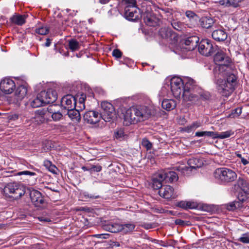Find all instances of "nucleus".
<instances>
[{
	"label": "nucleus",
	"instance_id": "obj_1",
	"mask_svg": "<svg viewBox=\"0 0 249 249\" xmlns=\"http://www.w3.org/2000/svg\"><path fill=\"white\" fill-rule=\"evenodd\" d=\"M223 69L222 66L216 68L213 70V73L218 92L223 96L228 97L234 90L237 77L227 70L223 71Z\"/></svg>",
	"mask_w": 249,
	"mask_h": 249
},
{
	"label": "nucleus",
	"instance_id": "obj_2",
	"mask_svg": "<svg viewBox=\"0 0 249 249\" xmlns=\"http://www.w3.org/2000/svg\"><path fill=\"white\" fill-rule=\"evenodd\" d=\"M195 81L191 78L183 81L180 78L174 77L170 81L171 89L174 96L177 98L182 97L185 101L195 100L197 95L194 93Z\"/></svg>",
	"mask_w": 249,
	"mask_h": 249
},
{
	"label": "nucleus",
	"instance_id": "obj_3",
	"mask_svg": "<svg viewBox=\"0 0 249 249\" xmlns=\"http://www.w3.org/2000/svg\"><path fill=\"white\" fill-rule=\"evenodd\" d=\"M154 113L147 107H132L128 109L124 115V124L129 125L148 119Z\"/></svg>",
	"mask_w": 249,
	"mask_h": 249
},
{
	"label": "nucleus",
	"instance_id": "obj_4",
	"mask_svg": "<svg viewBox=\"0 0 249 249\" xmlns=\"http://www.w3.org/2000/svg\"><path fill=\"white\" fill-rule=\"evenodd\" d=\"M3 192L5 196L18 199L25 194V187L17 182H11L5 186Z\"/></svg>",
	"mask_w": 249,
	"mask_h": 249
},
{
	"label": "nucleus",
	"instance_id": "obj_5",
	"mask_svg": "<svg viewBox=\"0 0 249 249\" xmlns=\"http://www.w3.org/2000/svg\"><path fill=\"white\" fill-rule=\"evenodd\" d=\"M213 176L218 181L223 182L233 181L237 177L236 174L234 171L227 168L216 169L213 173Z\"/></svg>",
	"mask_w": 249,
	"mask_h": 249
},
{
	"label": "nucleus",
	"instance_id": "obj_6",
	"mask_svg": "<svg viewBox=\"0 0 249 249\" xmlns=\"http://www.w3.org/2000/svg\"><path fill=\"white\" fill-rule=\"evenodd\" d=\"M198 45L199 53L206 56L212 55L217 50V46L213 44L212 42L208 39L201 40Z\"/></svg>",
	"mask_w": 249,
	"mask_h": 249
},
{
	"label": "nucleus",
	"instance_id": "obj_7",
	"mask_svg": "<svg viewBox=\"0 0 249 249\" xmlns=\"http://www.w3.org/2000/svg\"><path fill=\"white\" fill-rule=\"evenodd\" d=\"M103 112L101 114L102 118L106 122H110L115 117L116 113L113 105L107 102H103L101 104Z\"/></svg>",
	"mask_w": 249,
	"mask_h": 249
},
{
	"label": "nucleus",
	"instance_id": "obj_8",
	"mask_svg": "<svg viewBox=\"0 0 249 249\" xmlns=\"http://www.w3.org/2000/svg\"><path fill=\"white\" fill-rule=\"evenodd\" d=\"M214 61L216 63H221L220 65H221L220 67H223V71H226L229 68L227 66L229 65V64L231 63L230 58L226 55L225 53L222 51L219 50L218 51L214 56Z\"/></svg>",
	"mask_w": 249,
	"mask_h": 249
},
{
	"label": "nucleus",
	"instance_id": "obj_9",
	"mask_svg": "<svg viewBox=\"0 0 249 249\" xmlns=\"http://www.w3.org/2000/svg\"><path fill=\"white\" fill-rule=\"evenodd\" d=\"M39 97L43 100L44 104H48L54 103L57 98L56 90L49 89L47 91H42L39 93Z\"/></svg>",
	"mask_w": 249,
	"mask_h": 249
},
{
	"label": "nucleus",
	"instance_id": "obj_10",
	"mask_svg": "<svg viewBox=\"0 0 249 249\" xmlns=\"http://www.w3.org/2000/svg\"><path fill=\"white\" fill-rule=\"evenodd\" d=\"M16 88L14 81L9 78L3 79L0 83V89L5 94H11Z\"/></svg>",
	"mask_w": 249,
	"mask_h": 249
},
{
	"label": "nucleus",
	"instance_id": "obj_11",
	"mask_svg": "<svg viewBox=\"0 0 249 249\" xmlns=\"http://www.w3.org/2000/svg\"><path fill=\"white\" fill-rule=\"evenodd\" d=\"M30 196L32 203L36 207H41L45 203L43 196L41 193L37 190H31Z\"/></svg>",
	"mask_w": 249,
	"mask_h": 249
},
{
	"label": "nucleus",
	"instance_id": "obj_12",
	"mask_svg": "<svg viewBox=\"0 0 249 249\" xmlns=\"http://www.w3.org/2000/svg\"><path fill=\"white\" fill-rule=\"evenodd\" d=\"M159 34L162 38H165L170 43H173L177 40L176 35L169 28H161L159 31Z\"/></svg>",
	"mask_w": 249,
	"mask_h": 249
},
{
	"label": "nucleus",
	"instance_id": "obj_13",
	"mask_svg": "<svg viewBox=\"0 0 249 249\" xmlns=\"http://www.w3.org/2000/svg\"><path fill=\"white\" fill-rule=\"evenodd\" d=\"M101 118V115L98 112L90 110L86 112L83 119L86 123L90 124H95L99 122Z\"/></svg>",
	"mask_w": 249,
	"mask_h": 249
},
{
	"label": "nucleus",
	"instance_id": "obj_14",
	"mask_svg": "<svg viewBox=\"0 0 249 249\" xmlns=\"http://www.w3.org/2000/svg\"><path fill=\"white\" fill-rule=\"evenodd\" d=\"M61 106L68 110L70 108L76 107V99L71 95L68 94L64 96L61 100Z\"/></svg>",
	"mask_w": 249,
	"mask_h": 249
},
{
	"label": "nucleus",
	"instance_id": "obj_15",
	"mask_svg": "<svg viewBox=\"0 0 249 249\" xmlns=\"http://www.w3.org/2000/svg\"><path fill=\"white\" fill-rule=\"evenodd\" d=\"M124 11L125 17L128 20L135 21L139 18V14L136 6L130 8L125 7Z\"/></svg>",
	"mask_w": 249,
	"mask_h": 249
},
{
	"label": "nucleus",
	"instance_id": "obj_16",
	"mask_svg": "<svg viewBox=\"0 0 249 249\" xmlns=\"http://www.w3.org/2000/svg\"><path fill=\"white\" fill-rule=\"evenodd\" d=\"M160 196L164 198L174 197V189L170 185H164L159 191Z\"/></svg>",
	"mask_w": 249,
	"mask_h": 249
},
{
	"label": "nucleus",
	"instance_id": "obj_17",
	"mask_svg": "<svg viewBox=\"0 0 249 249\" xmlns=\"http://www.w3.org/2000/svg\"><path fill=\"white\" fill-rule=\"evenodd\" d=\"M212 37L217 41H224L227 38V34L223 29L215 30L212 33Z\"/></svg>",
	"mask_w": 249,
	"mask_h": 249
},
{
	"label": "nucleus",
	"instance_id": "obj_18",
	"mask_svg": "<svg viewBox=\"0 0 249 249\" xmlns=\"http://www.w3.org/2000/svg\"><path fill=\"white\" fill-rule=\"evenodd\" d=\"M67 114L71 120L75 123H79L81 120V115L79 109L75 108H70L68 110Z\"/></svg>",
	"mask_w": 249,
	"mask_h": 249
},
{
	"label": "nucleus",
	"instance_id": "obj_19",
	"mask_svg": "<svg viewBox=\"0 0 249 249\" xmlns=\"http://www.w3.org/2000/svg\"><path fill=\"white\" fill-rule=\"evenodd\" d=\"M199 22L202 28L209 29L211 28L214 23L215 19L210 17L205 16L202 17L200 19Z\"/></svg>",
	"mask_w": 249,
	"mask_h": 249
},
{
	"label": "nucleus",
	"instance_id": "obj_20",
	"mask_svg": "<svg viewBox=\"0 0 249 249\" xmlns=\"http://www.w3.org/2000/svg\"><path fill=\"white\" fill-rule=\"evenodd\" d=\"M199 39L196 36H192L187 38L184 40L185 45L188 46L187 48L189 50H194L197 45Z\"/></svg>",
	"mask_w": 249,
	"mask_h": 249
},
{
	"label": "nucleus",
	"instance_id": "obj_21",
	"mask_svg": "<svg viewBox=\"0 0 249 249\" xmlns=\"http://www.w3.org/2000/svg\"><path fill=\"white\" fill-rule=\"evenodd\" d=\"M27 16L16 14L10 18V21L14 24L21 26L25 23Z\"/></svg>",
	"mask_w": 249,
	"mask_h": 249
},
{
	"label": "nucleus",
	"instance_id": "obj_22",
	"mask_svg": "<svg viewBox=\"0 0 249 249\" xmlns=\"http://www.w3.org/2000/svg\"><path fill=\"white\" fill-rule=\"evenodd\" d=\"M224 207L229 211H234L237 209H240L243 207L242 203L235 200L224 205Z\"/></svg>",
	"mask_w": 249,
	"mask_h": 249
},
{
	"label": "nucleus",
	"instance_id": "obj_23",
	"mask_svg": "<svg viewBox=\"0 0 249 249\" xmlns=\"http://www.w3.org/2000/svg\"><path fill=\"white\" fill-rule=\"evenodd\" d=\"M170 22L172 27L178 31L183 32L185 31L187 28V24L177 19H173Z\"/></svg>",
	"mask_w": 249,
	"mask_h": 249
},
{
	"label": "nucleus",
	"instance_id": "obj_24",
	"mask_svg": "<svg viewBox=\"0 0 249 249\" xmlns=\"http://www.w3.org/2000/svg\"><path fill=\"white\" fill-rule=\"evenodd\" d=\"M177 206L185 210L196 209L198 206L196 202L190 201H180L178 202Z\"/></svg>",
	"mask_w": 249,
	"mask_h": 249
},
{
	"label": "nucleus",
	"instance_id": "obj_25",
	"mask_svg": "<svg viewBox=\"0 0 249 249\" xmlns=\"http://www.w3.org/2000/svg\"><path fill=\"white\" fill-rule=\"evenodd\" d=\"M243 0H220L219 1L221 5L225 7H233L234 8L239 6V3L243 1Z\"/></svg>",
	"mask_w": 249,
	"mask_h": 249
},
{
	"label": "nucleus",
	"instance_id": "obj_26",
	"mask_svg": "<svg viewBox=\"0 0 249 249\" xmlns=\"http://www.w3.org/2000/svg\"><path fill=\"white\" fill-rule=\"evenodd\" d=\"M188 166L192 170L200 168L203 164L202 160L197 158L190 159L187 162Z\"/></svg>",
	"mask_w": 249,
	"mask_h": 249
},
{
	"label": "nucleus",
	"instance_id": "obj_27",
	"mask_svg": "<svg viewBox=\"0 0 249 249\" xmlns=\"http://www.w3.org/2000/svg\"><path fill=\"white\" fill-rule=\"evenodd\" d=\"M27 88L23 85H21L18 87L15 92V95L18 100H21L26 95L27 93Z\"/></svg>",
	"mask_w": 249,
	"mask_h": 249
},
{
	"label": "nucleus",
	"instance_id": "obj_28",
	"mask_svg": "<svg viewBox=\"0 0 249 249\" xmlns=\"http://www.w3.org/2000/svg\"><path fill=\"white\" fill-rule=\"evenodd\" d=\"M176 101L172 99H164L161 103L162 107L167 110H171L176 107Z\"/></svg>",
	"mask_w": 249,
	"mask_h": 249
},
{
	"label": "nucleus",
	"instance_id": "obj_29",
	"mask_svg": "<svg viewBox=\"0 0 249 249\" xmlns=\"http://www.w3.org/2000/svg\"><path fill=\"white\" fill-rule=\"evenodd\" d=\"M237 185L240 188L244 194H249V184L246 180L239 178L237 180Z\"/></svg>",
	"mask_w": 249,
	"mask_h": 249
},
{
	"label": "nucleus",
	"instance_id": "obj_30",
	"mask_svg": "<svg viewBox=\"0 0 249 249\" xmlns=\"http://www.w3.org/2000/svg\"><path fill=\"white\" fill-rule=\"evenodd\" d=\"M121 225L117 223H109L104 226V229L111 232L121 231Z\"/></svg>",
	"mask_w": 249,
	"mask_h": 249
},
{
	"label": "nucleus",
	"instance_id": "obj_31",
	"mask_svg": "<svg viewBox=\"0 0 249 249\" xmlns=\"http://www.w3.org/2000/svg\"><path fill=\"white\" fill-rule=\"evenodd\" d=\"M194 93L197 95V97L196 98L195 100H191L192 101H195L197 100L199 97L201 99L204 101L209 100L211 99V94L206 91L200 90V91H198L197 93H196V91L194 88Z\"/></svg>",
	"mask_w": 249,
	"mask_h": 249
},
{
	"label": "nucleus",
	"instance_id": "obj_32",
	"mask_svg": "<svg viewBox=\"0 0 249 249\" xmlns=\"http://www.w3.org/2000/svg\"><path fill=\"white\" fill-rule=\"evenodd\" d=\"M44 114V111L40 110V114L36 113L35 117L31 119L32 122L36 124H41L45 121Z\"/></svg>",
	"mask_w": 249,
	"mask_h": 249
},
{
	"label": "nucleus",
	"instance_id": "obj_33",
	"mask_svg": "<svg viewBox=\"0 0 249 249\" xmlns=\"http://www.w3.org/2000/svg\"><path fill=\"white\" fill-rule=\"evenodd\" d=\"M145 23L150 26H155L157 25L158 19L155 16L152 15H147L144 18Z\"/></svg>",
	"mask_w": 249,
	"mask_h": 249
},
{
	"label": "nucleus",
	"instance_id": "obj_34",
	"mask_svg": "<svg viewBox=\"0 0 249 249\" xmlns=\"http://www.w3.org/2000/svg\"><path fill=\"white\" fill-rule=\"evenodd\" d=\"M175 170L180 172L184 176L189 175L192 171L189 166H187L184 165L176 166L175 167Z\"/></svg>",
	"mask_w": 249,
	"mask_h": 249
},
{
	"label": "nucleus",
	"instance_id": "obj_35",
	"mask_svg": "<svg viewBox=\"0 0 249 249\" xmlns=\"http://www.w3.org/2000/svg\"><path fill=\"white\" fill-rule=\"evenodd\" d=\"M30 105L32 107L36 108L44 106L45 104L38 94L35 99L30 101Z\"/></svg>",
	"mask_w": 249,
	"mask_h": 249
},
{
	"label": "nucleus",
	"instance_id": "obj_36",
	"mask_svg": "<svg viewBox=\"0 0 249 249\" xmlns=\"http://www.w3.org/2000/svg\"><path fill=\"white\" fill-rule=\"evenodd\" d=\"M121 231L123 233H126L133 231L135 227V225L133 224L128 223L121 225Z\"/></svg>",
	"mask_w": 249,
	"mask_h": 249
},
{
	"label": "nucleus",
	"instance_id": "obj_37",
	"mask_svg": "<svg viewBox=\"0 0 249 249\" xmlns=\"http://www.w3.org/2000/svg\"><path fill=\"white\" fill-rule=\"evenodd\" d=\"M69 47L72 52L79 49L80 45L79 42L74 39L69 40Z\"/></svg>",
	"mask_w": 249,
	"mask_h": 249
},
{
	"label": "nucleus",
	"instance_id": "obj_38",
	"mask_svg": "<svg viewBox=\"0 0 249 249\" xmlns=\"http://www.w3.org/2000/svg\"><path fill=\"white\" fill-rule=\"evenodd\" d=\"M167 180L172 182L177 181L178 179V176L177 174L174 171H169L166 173Z\"/></svg>",
	"mask_w": 249,
	"mask_h": 249
},
{
	"label": "nucleus",
	"instance_id": "obj_39",
	"mask_svg": "<svg viewBox=\"0 0 249 249\" xmlns=\"http://www.w3.org/2000/svg\"><path fill=\"white\" fill-rule=\"evenodd\" d=\"M234 132L231 130H228L225 132H222L220 133H217L216 135V139H223L225 138H228L230 137L231 136L233 135Z\"/></svg>",
	"mask_w": 249,
	"mask_h": 249
},
{
	"label": "nucleus",
	"instance_id": "obj_40",
	"mask_svg": "<svg viewBox=\"0 0 249 249\" xmlns=\"http://www.w3.org/2000/svg\"><path fill=\"white\" fill-rule=\"evenodd\" d=\"M85 97L83 95H81V97L79 98L78 102H76V109H79L80 111L85 108Z\"/></svg>",
	"mask_w": 249,
	"mask_h": 249
},
{
	"label": "nucleus",
	"instance_id": "obj_41",
	"mask_svg": "<svg viewBox=\"0 0 249 249\" xmlns=\"http://www.w3.org/2000/svg\"><path fill=\"white\" fill-rule=\"evenodd\" d=\"M163 186L162 182L158 180V178H153L152 179V187L154 189H160Z\"/></svg>",
	"mask_w": 249,
	"mask_h": 249
},
{
	"label": "nucleus",
	"instance_id": "obj_42",
	"mask_svg": "<svg viewBox=\"0 0 249 249\" xmlns=\"http://www.w3.org/2000/svg\"><path fill=\"white\" fill-rule=\"evenodd\" d=\"M49 31V29L47 27H41L38 28H36L35 30V32L36 33L41 35H45L48 33Z\"/></svg>",
	"mask_w": 249,
	"mask_h": 249
},
{
	"label": "nucleus",
	"instance_id": "obj_43",
	"mask_svg": "<svg viewBox=\"0 0 249 249\" xmlns=\"http://www.w3.org/2000/svg\"><path fill=\"white\" fill-rule=\"evenodd\" d=\"M185 15L190 21L196 20L198 18L197 15L192 11H187Z\"/></svg>",
	"mask_w": 249,
	"mask_h": 249
},
{
	"label": "nucleus",
	"instance_id": "obj_44",
	"mask_svg": "<svg viewBox=\"0 0 249 249\" xmlns=\"http://www.w3.org/2000/svg\"><path fill=\"white\" fill-rule=\"evenodd\" d=\"M238 241L244 244L249 243V233H245L242 235V236L238 239Z\"/></svg>",
	"mask_w": 249,
	"mask_h": 249
},
{
	"label": "nucleus",
	"instance_id": "obj_45",
	"mask_svg": "<svg viewBox=\"0 0 249 249\" xmlns=\"http://www.w3.org/2000/svg\"><path fill=\"white\" fill-rule=\"evenodd\" d=\"M142 145L143 147L146 148L147 150L151 149L152 147V143L146 139H142Z\"/></svg>",
	"mask_w": 249,
	"mask_h": 249
},
{
	"label": "nucleus",
	"instance_id": "obj_46",
	"mask_svg": "<svg viewBox=\"0 0 249 249\" xmlns=\"http://www.w3.org/2000/svg\"><path fill=\"white\" fill-rule=\"evenodd\" d=\"M242 113V108L240 107H237L232 110L231 114L230 116L231 117H238Z\"/></svg>",
	"mask_w": 249,
	"mask_h": 249
},
{
	"label": "nucleus",
	"instance_id": "obj_47",
	"mask_svg": "<svg viewBox=\"0 0 249 249\" xmlns=\"http://www.w3.org/2000/svg\"><path fill=\"white\" fill-rule=\"evenodd\" d=\"M62 114L59 111L54 112L52 114V118L54 121H59L62 119Z\"/></svg>",
	"mask_w": 249,
	"mask_h": 249
},
{
	"label": "nucleus",
	"instance_id": "obj_48",
	"mask_svg": "<svg viewBox=\"0 0 249 249\" xmlns=\"http://www.w3.org/2000/svg\"><path fill=\"white\" fill-rule=\"evenodd\" d=\"M200 124L198 122H195L191 124V125L187 126L186 128V129L187 130V131H191L193 130H195V129L198 128L200 126Z\"/></svg>",
	"mask_w": 249,
	"mask_h": 249
},
{
	"label": "nucleus",
	"instance_id": "obj_49",
	"mask_svg": "<svg viewBox=\"0 0 249 249\" xmlns=\"http://www.w3.org/2000/svg\"><path fill=\"white\" fill-rule=\"evenodd\" d=\"M154 178H158V180L162 182L165 179H167L166 173H164V172H160L158 173Z\"/></svg>",
	"mask_w": 249,
	"mask_h": 249
},
{
	"label": "nucleus",
	"instance_id": "obj_50",
	"mask_svg": "<svg viewBox=\"0 0 249 249\" xmlns=\"http://www.w3.org/2000/svg\"><path fill=\"white\" fill-rule=\"evenodd\" d=\"M102 166L100 165H92L90 166V172H98L101 171Z\"/></svg>",
	"mask_w": 249,
	"mask_h": 249
},
{
	"label": "nucleus",
	"instance_id": "obj_51",
	"mask_svg": "<svg viewBox=\"0 0 249 249\" xmlns=\"http://www.w3.org/2000/svg\"><path fill=\"white\" fill-rule=\"evenodd\" d=\"M17 175L18 176H21V175H29L31 176H33L36 175V173L34 172H31L29 171H23L21 172H18L17 173Z\"/></svg>",
	"mask_w": 249,
	"mask_h": 249
},
{
	"label": "nucleus",
	"instance_id": "obj_52",
	"mask_svg": "<svg viewBox=\"0 0 249 249\" xmlns=\"http://www.w3.org/2000/svg\"><path fill=\"white\" fill-rule=\"evenodd\" d=\"M123 1L127 4L125 7L130 8L136 6V1L135 0H123Z\"/></svg>",
	"mask_w": 249,
	"mask_h": 249
},
{
	"label": "nucleus",
	"instance_id": "obj_53",
	"mask_svg": "<svg viewBox=\"0 0 249 249\" xmlns=\"http://www.w3.org/2000/svg\"><path fill=\"white\" fill-rule=\"evenodd\" d=\"M84 196L86 198H89L91 199L100 198L101 196L99 195L91 194L88 193H85Z\"/></svg>",
	"mask_w": 249,
	"mask_h": 249
},
{
	"label": "nucleus",
	"instance_id": "obj_54",
	"mask_svg": "<svg viewBox=\"0 0 249 249\" xmlns=\"http://www.w3.org/2000/svg\"><path fill=\"white\" fill-rule=\"evenodd\" d=\"M142 226L145 229L148 230L155 227V224L154 223H144Z\"/></svg>",
	"mask_w": 249,
	"mask_h": 249
},
{
	"label": "nucleus",
	"instance_id": "obj_55",
	"mask_svg": "<svg viewBox=\"0 0 249 249\" xmlns=\"http://www.w3.org/2000/svg\"><path fill=\"white\" fill-rule=\"evenodd\" d=\"M247 195L248 194H243L242 192L239 193L238 196V199L239 200L238 201L241 202L243 203V202L246 200L247 198Z\"/></svg>",
	"mask_w": 249,
	"mask_h": 249
},
{
	"label": "nucleus",
	"instance_id": "obj_56",
	"mask_svg": "<svg viewBox=\"0 0 249 249\" xmlns=\"http://www.w3.org/2000/svg\"><path fill=\"white\" fill-rule=\"evenodd\" d=\"M112 55L114 57H116V58H119L121 57L122 55V52L119 49H114L112 51Z\"/></svg>",
	"mask_w": 249,
	"mask_h": 249
},
{
	"label": "nucleus",
	"instance_id": "obj_57",
	"mask_svg": "<svg viewBox=\"0 0 249 249\" xmlns=\"http://www.w3.org/2000/svg\"><path fill=\"white\" fill-rule=\"evenodd\" d=\"M124 131L123 129H120L117 130L115 132V137L117 139H121L124 136Z\"/></svg>",
	"mask_w": 249,
	"mask_h": 249
},
{
	"label": "nucleus",
	"instance_id": "obj_58",
	"mask_svg": "<svg viewBox=\"0 0 249 249\" xmlns=\"http://www.w3.org/2000/svg\"><path fill=\"white\" fill-rule=\"evenodd\" d=\"M205 136L212 137L213 139H216L217 133L213 131H204Z\"/></svg>",
	"mask_w": 249,
	"mask_h": 249
},
{
	"label": "nucleus",
	"instance_id": "obj_59",
	"mask_svg": "<svg viewBox=\"0 0 249 249\" xmlns=\"http://www.w3.org/2000/svg\"><path fill=\"white\" fill-rule=\"evenodd\" d=\"M235 154L237 157L241 159V161L244 165H247L249 163L248 160L245 159L244 157H243L241 154L239 153H236Z\"/></svg>",
	"mask_w": 249,
	"mask_h": 249
},
{
	"label": "nucleus",
	"instance_id": "obj_60",
	"mask_svg": "<svg viewBox=\"0 0 249 249\" xmlns=\"http://www.w3.org/2000/svg\"><path fill=\"white\" fill-rule=\"evenodd\" d=\"M48 170L49 171H50L51 172L53 173V174H57L56 171L57 170V168L54 165H53V164H52V165L49 167Z\"/></svg>",
	"mask_w": 249,
	"mask_h": 249
},
{
	"label": "nucleus",
	"instance_id": "obj_61",
	"mask_svg": "<svg viewBox=\"0 0 249 249\" xmlns=\"http://www.w3.org/2000/svg\"><path fill=\"white\" fill-rule=\"evenodd\" d=\"M18 114L17 113L11 114L8 115V119L10 120L15 121L18 119Z\"/></svg>",
	"mask_w": 249,
	"mask_h": 249
},
{
	"label": "nucleus",
	"instance_id": "obj_62",
	"mask_svg": "<svg viewBox=\"0 0 249 249\" xmlns=\"http://www.w3.org/2000/svg\"><path fill=\"white\" fill-rule=\"evenodd\" d=\"M93 236L94 237L99 238L107 239L108 237L109 234H94Z\"/></svg>",
	"mask_w": 249,
	"mask_h": 249
},
{
	"label": "nucleus",
	"instance_id": "obj_63",
	"mask_svg": "<svg viewBox=\"0 0 249 249\" xmlns=\"http://www.w3.org/2000/svg\"><path fill=\"white\" fill-rule=\"evenodd\" d=\"M185 221L180 219H177L175 220V224L178 225L183 226L185 225Z\"/></svg>",
	"mask_w": 249,
	"mask_h": 249
},
{
	"label": "nucleus",
	"instance_id": "obj_64",
	"mask_svg": "<svg viewBox=\"0 0 249 249\" xmlns=\"http://www.w3.org/2000/svg\"><path fill=\"white\" fill-rule=\"evenodd\" d=\"M52 163L48 160H45L44 161L43 165L44 166L48 169L49 167L52 165Z\"/></svg>",
	"mask_w": 249,
	"mask_h": 249
}]
</instances>
